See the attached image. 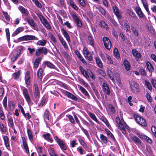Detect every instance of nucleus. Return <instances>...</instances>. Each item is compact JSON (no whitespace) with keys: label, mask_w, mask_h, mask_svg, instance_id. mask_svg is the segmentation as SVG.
Segmentation results:
<instances>
[{"label":"nucleus","mask_w":156,"mask_h":156,"mask_svg":"<svg viewBox=\"0 0 156 156\" xmlns=\"http://www.w3.org/2000/svg\"><path fill=\"white\" fill-rule=\"evenodd\" d=\"M102 40L105 47L108 50H110L112 46V43L110 39L106 37H104Z\"/></svg>","instance_id":"obj_7"},{"label":"nucleus","mask_w":156,"mask_h":156,"mask_svg":"<svg viewBox=\"0 0 156 156\" xmlns=\"http://www.w3.org/2000/svg\"><path fill=\"white\" fill-rule=\"evenodd\" d=\"M124 26L126 29V32H129L130 33V28L129 25L126 23H124Z\"/></svg>","instance_id":"obj_48"},{"label":"nucleus","mask_w":156,"mask_h":156,"mask_svg":"<svg viewBox=\"0 0 156 156\" xmlns=\"http://www.w3.org/2000/svg\"><path fill=\"white\" fill-rule=\"evenodd\" d=\"M88 40L89 41L90 44L92 46H93L94 45V40L93 38L90 36L88 37Z\"/></svg>","instance_id":"obj_51"},{"label":"nucleus","mask_w":156,"mask_h":156,"mask_svg":"<svg viewBox=\"0 0 156 156\" xmlns=\"http://www.w3.org/2000/svg\"><path fill=\"white\" fill-rule=\"evenodd\" d=\"M100 24L102 27L107 30L108 29V26L105 23V22L102 21L100 23Z\"/></svg>","instance_id":"obj_49"},{"label":"nucleus","mask_w":156,"mask_h":156,"mask_svg":"<svg viewBox=\"0 0 156 156\" xmlns=\"http://www.w3.org/2000/svg\"><path fill=\"white\" fill-rule=\"evenodd\" d=\"M99 12H100L101 14L103 16L106 15V12L104 9L101 7H99L98 9Z\"/></svg>","instance_id":"obj_55"},{"label":"nucleus","mask_w":156,"mask_h":156,"mask_svg":"<svg viewBox=\"0 0 156 156\" xmlns=\"http://www.w3.org/2000/svg\"><path fill=\"white\" fill-rule=\"evenodd\" d=\"M19 56L18 53H16V51H13L10 55L11 61L12 62H14L16 60Z\"/></svg>","instance_id":"obj_15"},{"label":"nucleus","mask_w":156,"mask_h":156,"mask_svg":"<svg viewBox=\"0 0 156 156\" xmlns=\"http://www.w3.org/2000/svg\"><path fill=\"white\" fill-rule=\"evenodd\" d=\"M7 98L6 97H5L3 101V104L4 105V107L6 109L7 108Z\"/></svg>","instance_id":"obj_61"},{"label":"nucleus","mask_w":156,"mask_h":156,"mask_svg":"<svg viewBox=\"0 0 156 156\" xmlns=\"http://www.w3.org/2000/svg\"><path fill=\"white\" fill-rule=\"evenodd\" d=\"M130 87L131 90L135 93H137L139 92L140 89L137 83L134 81H132L129 82Z\"/></svg>","instance_id":"obj_4"},{"label":"nucleus","mask_w":156,"mask_h":156,"mask_svg":"<svg viewBox=\"0 0 156 156\" xmlns=\"http://www.w3.org/2000/svg\"><path fill=\"white\" fill-rule=\"evenodd\" d=\"M107 75L112 81L114 82H115V80L113 77V74L112 71L111 70H108V71Z\"/></svg>","instance_id":"obj_36"},{"label":"nucleus","mask_w":156,"mask_h":156,"mask_svg":"<svg viewBox=\"0 0 156 156\" xmlns=\"http://www.w3.org/2000/svg\"><path fill=\"white\" fill-rule=\"evenodd\" d=\"M9 123L11 127L12 128H14V125L13 120L11 118H9L8 119Z\"/></svg>","instance_id":"obj_62"},{"label":"nucleus","mask_w":156,"mask_h":156,"mask_svg":"<svg viewBox=\"0 0 156 156\" xmlns=\"http://www.w3.org/2000/svg\"><path fill=\"white\" fill-rule=\"evenodd\" d=\"M102 90L105 94L107 95H109L110 93V89L107 84L105 83L102 84Z\"/></svg>","instance_id":"obj_13"},{"label":"nucleus","mask_w":156,"mask_h":156,"mask_svg":"<svg viewBox=\"0 0 156 156\" xmlns=\"http://www.w3.org/2000/svg\"><path fill=\"white\" fill-rule=\"evenodd\" d=\"M68 118L70 121L73 124H74L75 123V121L73 116L71 115H69Z\"/></svg>","instance_id":"obj_63"},{"label":"nucleus","mask_w":156,"mask_h":156,"mask_svg":"<svg viewBox=\"0 0 156 156\" xmlns=\"http://www.w3.org/2000/svg\"><path fill=\"white\" fill-rule=\"evenodd\" d=\"M135 11L139 18H143L144 17H145V15L140 7H136Z\"/></svg>","instance_id":"obj_12"},{"label":"nucleus","mask_w":156,"mask_h":156,"mask_svg":"<svg viewBox=\"0 0 156 156\" xmlns=\"http://www.w3.org/2000/svg\"><path fill=\"white\" fill-rule=\"evenodd\" d=\"M83 52L84 56L89 61H91L92 60V56L87 47H84L83 48Z\"/></svg>","instance_id":"obj_8"},{"label":"nucleus","mask_w":156,"mask_h":156,"mask_svg":"<svg viewBox=\"0 0 156 156\" xmlns=\"http://www.w3.org/2000/svg\"><path fill=\"white\" fill-rule=\"evenodd\" d=\"M78 86L82 93H83L85 96H86L87 98L89 99L90 96L88 92L83 87H82L79 85H78Z\"/></svg>","instance_id":"obj_16"},{"label":"nucleus","mask_w":156,"mask_h":156,"mask_svg":"<svg viewBox=\"0 0 156 156\" xmlns=\"http://www.w3.org/2000/svg\"><path fill=\"white\" fill-rule=\"evenodd\" d=\"M123 64L126 70L127 71L129 70L130 66L129 62L127 60H125L124 61Z\"/></svg>","instance_id":"obj_28"},{"label":"nucleus","mask_w":156,"mask_h":156,"mask_svg":"<svg viewBox=\"0 0 156 156\" xmlns=\"http://www.w3.org/2000/svg\"><path fill=\"white\" fill-rule=\"evenodd\" d=\"M72 16L77 26L80 28L82 26V22L77 16L75 14H73L72 15Z\"/></svg>","instance_id":"obj_11"},{"label":"nucleus","mask_w":156,"mask_h":156,"mask_svg":"<svg viewBox=\"0 0 156 156\" xmlns=\"http://www.w3.org/2000/svg\"><path fill=\"white\" fill-rule=\"evenodd\" d=\"M24 148L25 151L28 154L29 153V150L27 144L26 143L23 144Z\"/></svg>","instance_id":"obj_57"},{"label":"nucleus","mask_w":156,"mask_h":156,"mask_svg":"<svg viewBox=\"0 0 156 156\" xmlns=\"http://www.w3.org/2000/svg\"><path fill=\"white\" fill-rule=\"evenodd\" d=\"M24 30L23 27H20L18 28L12 34L13 36H16L20 32L23 31Z\"/></svg>","instance_id":"obj_29"},{"label":"nucleus","mask_w":156,"mask_h":156,"mask_svg":"<svg viewBox=\"0 0 156 156\" xmlns=\"http://www.w3.org/2000/svg\"><path fill=\"white\" fill-rule=\"evenodd\" d=\"M131 28L134 35L136 37H138L139 35V33L137 29L133 26H131Z\"/></svg>","instance_id":"obj_32"},{"label":"nucleus","mask_w":156,"mask_h":156,"mask_svg":"<svg viewBox=\"0 0 156 156\" xmlns=\"http://www.w3.org/2000/svg\"><path fill=\"white\" fill-rule=\"evenodd\" d=\"M146 65L148 70L151 73L153 72L154 69L151 63L149 61H147L146 63Z\"/></svg>","instance_id":"obj_26"},{"label":"nucleus","mask_w":156,"mask_h":156,"mask_svg":"<svg viewBox=\"0 0 156 156\" xmlns=\"http://www.w3.org/2000/svg\"><path fill=\"white\" fill-rule=\"evenodd\" d=\"M33 91L35 98L38 99L40 97V92L37 85L35 83L34 85Z\"/></svg>","instance_id":"obj_10"},{"label":"nucleus","mask_w":156,"mask_h":156,"mask_svg":"<svg viewBox=\"0 0 156 156\" xmlns=\"http://www.w3.org/2000/svg\"><path fill=\"white\" fill-rule=\"evenodd\" d=\"M55 139L62 150H66L67 149L66 146L64 142L59 137L56 136Z\"/></svg>","instance_id":"obj_6"},{"label":"nucleus","mask_w":156,"mask_h":156,"mask_svg":"<svg viewBox=\"0 0 156 156\" xmlns=\"http://www.w3.org/2000/svg\"><path fill=\"white\" fill-rule=\"evenodd\" d=\"M38 39L35 36L31 35H26L19 37L17 39L18 42L31 40H37Z\"/></svg>","instance_id":"obj_2"},{"label":"nucleus","mask_w":156,"mask_h":156,"mask_svg":"<svg viewBox=\"0 0 156 156\" xmlns=\"http://www.w3.org/2000/svg\"><path fill=\"white\" fill-rule=\"evenodd\" d=\"M114 54L116 58L118 59L119 58L120 55L119 53L118 50L117 48H114L113 51Z\"/></svg>","instance_id":"obj_39"},{"label":"nucleus","mask_w":156,"mask_h":156,"mask_svg":"<svg viewBox=\"0 0 156 156\" xmlns=\"http://www.w3.org/2000/svg\"><path fill=\"white\" fill-rule=\"evenodd\" d=\"M151 130L154 136L156 138V127L154 126H152Z\"/></svg>","instance_id":"obj_60"},{"label":"nucleus","mask_w":156,"mask_h":156,"mask_svg":"<svg viewBox=\"0 0 156 156\" xmlns=\"http://www.w3.org/2000/svg\"><path fill=\"white\" fill-rule=\"evenodd\" d=\"M20 11L26 15L27 14V10L23 7L21 6H20L18 7Z\"/></svg>","instance_id":"obj_40"},{"label":"nucleus","mask_w":156,"mask_h":156,"mask_svg":"<svg viewBox=\"0 0 156 156\" xmlns=\"http://www.w3.org/2000/svg\"><path fill=\"white\" fill-rule=\"evenodd\" d=\"M37 16L40 20L41 21L42 23L44 25V26L45 25L47 24V23H48L42 16L40 14H38Z\"/></svg>","instance_id":"obj_24"},{"label":"nucleus","mask_w":156,"mask_h":156,"mask_svg":"<svg viewBox=\"0 0 156 156\" xmlns=\"http://www.w3.org/2000/svg\"><path fill=\"white\" fill-rule=\"evenodd\" d=\"M88 115H89V116H90V117L95 122H96L97 123H98V119L96 118L95 115L94 114H93L90 112H89L88 113Z\"/></svg>","instance_id":"obj_42"},{"label":"nucleus","mask_w":156,"mask_h":156,"mask_svg":"<svg viewBox=\"0 0 156 156\" xmlns=\"http://www.w3.org/2000/svg\"><path fill=\"white\" fill-rule=\"evenodd\" d=\"M132 53L133 55L136 57L140 58L141 57L140 53L136 49H133L132 50Z\"/></svg>","instance_id":"obj_27"},{"label":"nucleus","mask_w":156,"mask_h":156,"mask_svg":"<svg viewBox=\"0 0 156 156\" xmlns=\"http://www.w3.org/2000/svg\"><path fill=\"white\" fill-rule=\"evenodd\" d=\"M64 94L66 95L67 96L68 98L73 100L76 101L77 100V98L76 96L69 92L67 91H65L64 93Z\"/></svg>","instance_id":"obj_18"},{"label":"nucleus","mask_w":156,"mask_h":156,"mask_svg":"<svg viewBox=\"0 0 156 156\" xmlns=\"http://www.w3.org/2000/svg\"><path fill=\"white\" fill-rule=\"evenodd\" d=\"M145 85L147 86V88L150 90H152V87L150 83L147 80H145Z\"/></svg>","instance_id":"obj_47"},{"label":"nucleus","mask_w":156,"mask_h":156,"mask_svg":"<svg viewBox=\"0 0 156 156\" xmlns=\"http://www.w3.org/2000/svg\"><path fill=\"white\" fill-rule=\"evenodd\" d=\"M133 141L136 144H140L141 143L140 140L136 136H134L132 137Z\"/></svg>","instance_id":"obj_30"},{"label":"nucleus","mask_w":156,"mask_h":156,"mask_svg":"<svg viewBox=\"0 0 156 156\" xmlns=\"http://www.w3.org/2000/svg\"><path fill=\"white\" fill-rule=\"evenodd\" d=\"M21 73V72L20 70H19L16 72L14 73L12 75L14 79L15 80L18 79Z\"/></svg>","instance_id":"obj_41"},{"label":"nucleus","mask_w":156,"mask_h":156,"mask_svg":"<svg viewBox=\"0 0 156 156\" xmlns=\"http://www.w3.org/2000/svg\"><path fill=\"white\" fill-rule=\"evenodd\" d=\"M23 94L29 105H32L33 103L29 96L28 90L26 88L23 90Z\"/></svg>","instance_id":"obj_5"},{"label":"nucleus","mask_w":156,"mask_h":156,"mask_svg":"<svg viewBox=\"0 0 156 156\" xmlns=\"http://www.w3.org/2000/svg\"><path fill=\"white\" fill-rule=\"evenodd\" d=\"M64 94L66 95L67 96L68 98L73 100L76 101L77 100V98L76 96L69 92L67 91H65L64 93Z\"/></svg>","instance_id":"obj_17"},{"label":"nucleus","mask_w":156,"mask_h":156,"mask_svg":"<svg viewBox=\"0 0 156 156\" xmlns=\"http://www.w3.org/2000/svg\"><path fill=\"white\" fill-rule=\"evenodd\" d=\"M25 80L26 84L29 85L30 84V72L28 71L26 72L25 75Z\"/></svg>","instance_id":"obj_14"},{"label":"nucleus","mask_w":156,"mask_h":156,"mask_svg":"<svg viewBox=\"0 0 156 156\" xmlns=\"http://www.w3.org/2000/svg\"><path fill=\"white\" fill-rule=\"evenodd\" d=\"M44 65H46L48 67L51 69H54L55 66L51 62L49 61H46L44 63Z\"/></svg>","instance_id":"obj_37"},{"label":"nucleus","mask_w":156,"mask_h":156,"mask_svg":"<svg viewBox=\"0 0 156 156\" xmlns=\"http://www.w3.org/2000/svg\"><path fill=\"white\" fill-rule=\"evenodd\" d=\"M4 142L7 147H8L9 146V138L7 136H5L3 137Z\"/></svg>","instance_id":"obj_43"},{"label":"nucleus","mask_w":156,"mask_h":156,"mask_svg":"<svg viewBox=\"0 0 156 156\" xmlns=\"http://www.w3.org/2000/svg\"><path fill=\"white\" fill-rule=\"evenodd\" d=\"M98 73L101 76L105 77L106 76L105 72L101 69H98L97 71Z\"/></svg>","instance_id":"obj_54"},{"label":"nucleus","mask_w":156,"mask_h":156,"mask_svg":"<svg viewBox=\"0 0 156 156\" xmlns=\"http://www.w3.org/2000/svg\"><path fill=\"white\" fill-rule=\"evenodd\" d=\"M127 12L132 17L135 19H137V16L136 15L134 12L133 11L129 10H127Z\"/></svg>","instance_id":"obj_35"},{"label":"nucleus","mask_w":156,"mask_h":156,"mask_svg":"<svg viewBox=\"0 0 156 156\" xmlns=\"http://www.w3.org/2000/svg\"><path fill=\"white\" fill-rule=\"evenodd\" d=\"M0 130L3 133H5L6 131V129L5 126L2 123L0 124Z\"/></svg>","instance_id":"obj_53"},{"label":"nucleus","mask_w":156,"mask_h":156,"mask_svg":"<svg viewBox=\"0 0 156 156\" xmlns=\"http://www.w3.org/2000/svg\"><path fill=\"white\" fill-rule=\"evenodd\" d=\"M80 69L81 71V73L86 78H89V76L88 74V72H89V70L87 71L84 70L82 67L80 66Z\"/></svg>","instance_id":"obj_22"},{"label":"nucleus","mask_w":156,"mask_h":156,"mask_svg":"<svg viewBox=\"0 0 156 156\" xmlns=\"http://www.w3.org/2000/svg\"><path fill=\"white\" fill-rule=\"evenodd\" d=\"M69 3L71 6L73 8V9L76 11L78 10V7L75 4L74 2L72 0H70L69 1Z\"/></svg>","instance_id":"obj_34"},{"label":"nucleus","mask_w":156,"mask_h":156,"mask_svg":"<svg viewBox=\"0 0 156 156\" xmlns=\"http://www.w3.org/2000/svg\"><path fill=\"white\" fill-rule=\"evenodd\" d=\"M143 139L146 140L147 142L149 143H151L152 142V140H151L146 136H144Z\"/></svg>","instance_id":"obj_59"},{"label":"nucleus","mask_w":156,"mask_h":156,"mask_svg":"<svg viewBox=\"0 0 156 156\" xmlns=\"http://www.w3.org/2000/svg\"><path fill=\"white\" fill-rule=\"evenodd\" d=\"M100 55L101 57V58L102 60L105 61L106 59L107 58V57L106 55H108L107 54H104L102 53H100Z\"/></svg>","instance_id":"obj_50"},{"label":"nucleus","mask_w":156,"mask_h":156,"mask_svg":"<svg viewBox=\"0 0 156 156\" xmlns=\"http://www.w3.org/2000/svg\"><path fill=\"white\" fill-rule=\"evenodd\" d=\"M43 73V69L42 68H39L37 73V79L39 81H41L42 79V76Z\"/></svg>","instance_id":"obj_21"},{"label":"nucleus","mask_w":156,"mask_h":156,"mask_svg":"<svg viewBox=\"0 0 156 156\" xmlns=\"http://www.w3.org/2000/svg\"><path fill=\"white\" fill-rule=\"evenodd\" d=\"M143 3V5L147 11V13L148 15H150L151 13L150 11V10L148 8V5L147 4V3L146 1V0H141Z\"/></svg>","instance_id":"obj_20"},{"label":"nucleus","mask_w":156,"mask_h":156,"mask_svg":"<svg viewBox=\"0 0 156 156\" xmlns=\"http://www.w3.org/2000/svg\"><path fill=\"white\" fill-rule=\"evenodd\" d=\"M100 138L101 141L105 144L107 143V139L106 137L103 134H101Z\"/></svg>","instance_id":"obj_45"},{"label":"nucleus","mask_w":156,"mask_h":156,"mask_svg":"<svg viewBox=\"0 0 156 156\" xmlns=\"http://www.w3.org/2000/svg\"><path fill=\"white\" fill-rule=\"evenodd\" d=\"M79 4L82 6L85 7L86 6V4L85 3L84 0H77Z\"/></svg>","instance_id":"obj_56"},{"label":"nucleus","mask_w":156,"mask_h":156,"mask_svg":"<svg viewBox=\"0 0 156 156\" xmlns=\"http://www.w3.org/2000/svg\"><path fill=\"white\" fill-rule=\"evenodd\" d=\"M115 122L119 128L121 130L124 134L125 135L126 133L125 128L126 127L127 125L123 118L120 120V118L117 117L115 119Z\"/></svg>","instance_id":"obj_1"},{"label":"nucleus","mask_w":156,"mask_h":156,"mask_svg":"<svg viewBox=\"0 0 156 156\" xmlns=\"http://www.w3.org/2000/svg\"><path fill=\"white\" fill-rule=\"evenodd\" d=\"M78 141L80 144L83 147L84 149H87L88 148V147L87 144L84 142L82 139L81 138H79L78 139Z\"/></svg>","instance_id":"obj_33"},{"label":"nucleus","mask_w":156,"mask_h":156,"mask_svg":"<svg viewBox=\"0 0 156 156\" xmlns=\"http://www.w3.org/2000/svg\"><path fill=\"white\" fill-rule=\"evenodd\" d=\"M27 133L30 140L31 142L33 140V136L31 130L30 129H27Z\"/></svg>","instance_id":"obj_44"},{"label":"nucleus","mask_w":156,"mask_h":156,"mask_svg":"<svg viewBox=\"0 0 156 156\" xmlns=\"http://www.w3.org/2000/svg\"><path fill=\"white\" fill-rule=\"evenodd\" d=\"M3 14L6 20L9 21L10 20L9 16L6 12H3Z\"/></svg>","instance_id":"obj_58"},{"label":"nucleus","mask_w":156,"mask_h":156,"mask_svg":"<svg viewBox=\"0 0 156 156\" xmlns=\"http://www.w3.org/2000/svg\"><path fill=\"white\" fill-rule=\"evenodd\" d=\"M23 47L21 46H20L18 47V52L17 53H18V55L19 56L23 52Z\"/></svg>","instance_id":"obj_52"},{"label":"nucleus","mask_w":156,"mask_h":156,"mask_svg":"<svg viewBox=\"0 0 156 156\" xmlns=\"http://www.w3.org/2000/svg\"><path fill=\"white\" fill-rule=\"evenodd\" d=\"M151 82L153 86L156 89V80L154 79H152Z\"/></svg>","instance_id":"obj_64"},{"label":"nucleus","mask_w":156,"mask_h":156,"mask_svg":"<svg viewBox=\"0 0 156 156\" xmlns=\"http://www.w3.org/2000/svg\"><path fill=\"white\" fill-rule=\"evenodd\" d=\"M95 61L98 66L99 67L102 68L103 67L102 63L98 57H96L95 58Z\"/></svg>","instance_id":"obj_31"},{"label":"nucleus","mask_w":156,"mask_h":156,"mask_svg":"<svg viewBox=\"0 0 156 156\" xmlns=\"http://www.w3.org/2000/svg\"><path fill=\"white\" fill-rule=\"evenodd\" d=\"M47 43V41L45 40H42L39 41L37 43V45H41V46H44Z\"/></svg>","instance_id":"obj_38"},{"label":"nucleus","mask_w":156,"mask_h":156,"mask_svg":"<svg viewBox=\"0 0 156 156\" xmlns=\"http://www.w3.org/2000/svg\"><path fill=\"white\" fill-rule=\"evenodd\" d=\"M49 112L48 111L46 110L44 114V117L45 120H48L49 119Z\"/></svg>","instance_id":"obj_46"},{"label":"nucleus","mask_w":156,"mask_h":156,"mask_svg":"<svg viewBox=\"0 0 156 156\" xmlns=\"http://www.w3.org/2000/svg\"><path fill=\"white\" fill-rule=\"evenodd\" d=\"M61 31L64 37L66 38L67 41L68 42H70V38L67 32L63 28L61 29Z\"/></svg>","instance_id":"obj_19"},{"label":"nucleus","mask_w":156,"mask_h":156,"mask_svg":"<svg viewBox=\"0 0 156 156\" xmlns=\"http://www.w3.org/2000/svg\"><path fill=\"white\" fill-rule=\"evenodd\" d=\"M134 116L136 121L139 124L144 126H147L146 122L143 118L137 114L134 115Z\"/></svg>","instance_id":"obj_3"},{"label":"nucleus","mask_w":156,"mask_h":156,"mask_svg":"<svg viewBox=\"0 0 156 156\" xmlns=\"http://www.w3.org/2000/svg\"><path fill=\"white\" fill-rule=\"evenodd\" d=\"M48 53V50L44 47H41L36 49V55L37 56H40L42 54L46 55Z\"/></svg>","instance_id":"obj_9"},{"label":"nucleus","mask_w":156,"mask_h":156,"mask_svg":"<svg viewBox=\"0 0 156 156\" xmlns=\"http://www.w3.org/2000/svg\"><path fill=\"white\" fill-rule=\"evenodd\" d=\"M43 137L47 141L52 143L53 142V140L51 138L50 135L48 133H47L43 135Z\"/></svg>","instance_id":"obj_25"},{"label":"nucleus","mask_w":156,"mask_h":156,"mask_svg":"<svg viewBox=\"0 0 156 156\" xmlns=\"http://www.w3.org/2000/svg\"><path fill=\"white\" fill-rule=\"evenodd\" d=\"M27 21L28 23L33 27H34L36 26L35 22L32 18H27Z\"/></svg>","instance_id":"obj_23"}]
</instances>
